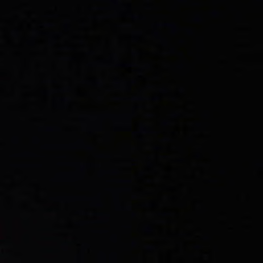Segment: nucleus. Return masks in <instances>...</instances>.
<instances>
[{"mask_svg":"<svg viewBox=\"0 0 263 263\" xmlns=\"http://www.w3.org/2000/svg\"><path fill=\"white\" fill-rule=\"evenodd\" d=\"M94 83H95V84H100L101 83V81H99L98 79H95L94 80Z\"/></svg>","mask_w":263,"mask_h":263,"instance_id":"obj_2","label":"nucleus"},{"mask_svg":"<svg viewBox=\"0 0 263 263\" xmlns=\"http://www.w3.org/2000/svg\"><path fill=\"white\" fill-rule=\"evenodd\" d=\"M92 149L97 155H100V153H99L98 148L95 145H93L92 146Z\"/></svg>","mask_w":263,"mask_h":263,"instance_id":"obj_1","label":"nucleus"},{"mask_svg":"<svg viewBox=\"0 0 263 263\" xmlns=\"http://www.w3.org/2000/svg\"><path fill=\"white\" fill-rule=\"evenodd\" d=\"M99 203L100 205L102 204V202H101L100 200L99 201Z\"/></svg>","mask_w":263,"mask_h":263,"instance_id":"obj_3","label":"nucleus"}]
</instances>
